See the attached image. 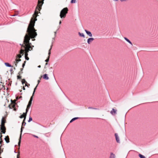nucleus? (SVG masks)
<instances>
[{"label": "nucleus", "mask_w": 158, "mask_h": 158, "mask_svg": "<svg viewBox=\"0 0 158 158\" xmlns=\"http://www.w3.org/2000/svg\"><path fill=\"white\" fill-rule=\"evenodd\" d=\"M37 20L35 19V21H31L30 22L27 30V34H26L24 37L23 43L20 46H22V48L20 49V55H23L24 52L25 53V58L26 60H28L29 58L28 57V52L29 51L32 50V47L31 46V44L29 42L30 39L34 38L37 35L36 32V30L34 28L35 21ZM21 56L20 55V58Z\"/></svg>", "instance_id": "nucleus-1"}, {"label": "nucleus", "mask_w": 158, "mask_h": 158, "mask_svg": "<svg viewBox=\"0 0 158 158\" xmlns=\"http://www.w3.org/2000/svg\"><path fill=\"white\" fill-rule=\"evenodd\" d=\"M44 0H39L38 1V4L37 7L36 9V10L34 14L33 15V17L31 18L30 21H34L35 19H36V17L37 16V14H38L37 10L38 9L39 11L41 9V7L42 4L43 3V1Z\"/></svg>", "instance_id": "nucleus-2"}, {"label": "nucleus", "mask_w": 158, "mask_h": 158, "mask_svg": "<svg viewBox=\"0 0 158 158\" xmlns=\"http://www.w3.org/2000/svg\"><path fill=\"white\" fill-rule=\"evenodd\" d=\"M32 97L31 98L27 106V108L26 109V112L25 113H23V114L20 115V118H26L27 115V113L28 111V110L29 109L32 103Z\"/></svg>", "instance_id": "nucleus-3"}, {"label": "nucleus", "mask_w": 158, "mask_h": 158, "mask_svg": "<svg viewBox=\"0 0 158 158\" xmlns=\"http://www.w3.org/2000/svg\"><path fill=\"white\" fill-rule=\"evenodd\" d=\"M20 97H19V96H17L16 97V99H15L14 100H11V103L10 104L9 106V107L10 108H13L14 110L15 111H16V110L17 108L16 107V101Z\"/></svg>", "instance_id": "nucleus-4"}, {"label": "nucleus", "mask_w": 158, "mask_h": 158, "mask_svg": "<svg viewBox=\"0 0 158 158\" xmlns=\"http://www.w3.org/2000/svg\"><path fill=\"white\" fill-rule=\"evenodd\" d=\"M68 9L66 7L64 8L61 11L60 16L61 18L65 17L66 14L68 13Z\"/></svg>", "instance_id": "nucleus-5"}, {"label": "nucleus", "mask_w": 158, "mask_h": 158, "mask_svg": "<svg viewBox=\"0 0 158 158\" xmlns=\"http://www.w3.org/2000/svg\"><path fill=\"white\" fill-rule=\"evenodd\" d=\"M19 52V53L17 55L15 60L13 62V66L15 67H17L20 62V51Z\"/></svg>", "instance_id": "nucleus-6"}, {"label": "nucleus", "mask_w": 158, "mask_h": 158, "mask_svg": "<svg viewBox=\"0 0 158 158\" xmlns=\"http://www.w3.org/2000/svg\"><path fill=\"white\" fill-rule=\"evenodd\" d=\"M0 130H1V132L5 134L6 132V128L5 126L1 125Z\"/></svg>", "instance_id": "nucleus-7"}, {"label": "nucleus", "mask_w": 158, "mask_h": 158, "mask_svg": "<svg viewBox=\"0 0 158 158\" xmlns=\"http://www.w3.org/2000/svg\"><path fill=\"white\" fill-rule=\"evenodd\" d=\"M25 120H26V117L24 118V119H23V122L22 124V127H21V132H22L23 129L24 128L23 126H25L26 125V123L25 122Z\"/></svg>", "instance_id": "nucleus-8"}, {"label": "nucleus", "mask_w": 158, "mask_h": 158, "mask_svg": "<svg viewBox=\"0 0 158 158\" xmlns=\"http://www.w3.org/2000/svg\"><path fill=\"white\" fill-rule=\"evenodd\" d=\"M6 123V120L5 117H3L2 119L1 124V125L5 126V124Z\"/></svg>", "instance_id": "nucleus-9"}, {"label": "nucleus", "mask_w": 158, "mask_h": 158, "mask_svg": "<svg viewBox=\"0 0 158 158\" xmlns=\"http://www.w3.org/2000/svg\"><path fill=\"white\" fill-rule=\"evenodd\" d=\"M115 136L117 142L118 143H120V140L119 139V137L117 133H116L115 134Z\"/></svg>", "instance_id": "nucleus-10"}, {"label": "nucleus", "mask_w": 158, "mask_h": 158, "mask_svg": "<svg viewBox=\"0 0 158 158\" xmlns=\"http://www.w3.org/2000/svg\"><path fill=\"white\" fill-rule=\"evenodd\" d=\"M94 40L93 38H89L87 39V42L88 44H90L91 42Z\"/></svg>", "instance_id": "nucleus-11"}, {"label": "nucleus", "mask_w": 158, "mask_h": 158, "mask_svg": "<svg viewBox=\"0 0 158 158\" xmlns=\"http://www.w3.org/2000/svg\"><path fill=\"white\" fill-rule=\"evenodd\" d=\"M116 111L117 110L114 109H112V110H111L110 111V113L112 115H114L116 114Z\"/></svg>", "instance_id": "nucleus-12"}, {"label": "nucleus", "mask_w": 158, "mask_h": 158, "mask_svg": "<svg viewBox=\"0 0 158 158\" xmlns=\"http://www.w3.org/2000/svg\"><path fill=\"white\" fill-rule=\"evenodd\" d=\"M85 32L86 34L89 35L90 37H92V34L91 32L87 31L86 30H85Z\"/></svg>", "instance_id": "nucleus-13"}, {"label": "nucleus", "mask_w": 158, "mask_h": 158, "mask_svg": "<svg viewBox=\"0 0 158 158\" xmlns=\"http://www.w3.org/2000/svg\"><path fill=\"white\" fill-rule=\"evenodd\" d=\"M124 39L127 42L129 43L130 44H131L132 46V44L131 42L127 38L125 37H124Z\"/></svg>", "instance_id": "nucleus-14"}, {"label": "nucleus", "mask_w": 158, "mask_h": 158, "mask_svg": "<svg viewBox=\"0 0 158 158\" xmlns=\"http://www.w3.org/2000/svg\"><path fill=\"white\" fill-rule=\"evenodd\" d=\"M43 78L45 80H48L49 79V77H48V75L47 74H44L43 75Z\"/></svg>", "instance_id": "nucleus-15"}, {"label": "nucleus", "mask_w": 158, "mask_h": 158, "mask_svg": "<svg viewBox=\"0 0 158 158\" xmlns=\"http://www.w3.org/2000/svg\"><path fill=\"white\" fill-rule=\"evenodd\" d=\"M5 140L6 142L7 143H8L9 142V138L8 136H7L5 138Z\"/></svg>", "instance_id": "nucleus-16"}, {"label": "nucleus", "mask_w": 158, "mask_h": 158, "mask_svg": "<svg viewBox=\"0 0 158 158\" xmlns=\"http://www.w3.org/2000/svg\"><path fill=\"white\" fill-rule=\"evenodd\" d=\"M78 34H79V35L81 37H82L84 38L85 37V35H84V34L83 33L79 32Z\"/></svg>", "instance_id": "nucleus-17"}, {"label": "nucleus", "mask_w": 158, "mask_h": 158, "mask_svg": "<svg viewBox=\"0 0 158 158\" xmlns=\"http://www.w3.org/2000/svg\"><path fill=\"white\" fill-rule=\"evenodd\" d=\"M79 118L78 117H75L73 118L70 121V123H71L75 121V120L78 119Z\"/></svg>", "instance_id": "nucleus-18"}, {"label": "nucleus", "mask_w": 158, "mask_h": 158, "mask_svg": "<svg viewBox=\"0 0 158 158\" xmlns=\"http://www.w3.org/2000/svg\"><path fill=\"white\" fill-rule=\"evenodd\" d=\"M22 82L23 85L24 83H25V86L27 85V83L26 81L24 79H23L22 81Z\"/></svg>", "instance_id": "nucleus-19"}, {"label": "nucleus", "mask_w": 158, "mask_h": 158, "mask_svg": "<svg viewBox=\"0 0 158 158\" xmlns=\"http://www.w3.org/2000/svg\"><path fill=\"white\" fill-rule=\"evenodd\" d=\"M115 155L113 154V153H110V158H115Z\"/></svg>", "instance_id": "nucleus-20"}, {"label": "nucleus", "mask_w": 158, "mask_h": 158, "mask_svg": "<svg viewBox=\"0 0 158 158\" xmlns=\"http://www.w3.org/2000/svg\"><path fill=\"white\" fill-rule=\"evenodd\" d=\"M5 65L6 66H7L9 67H11V65H10L9 63H5Z\"/></svg>", "instance_id": "nucleus-21"}, {"label": "nucleus", "mask_w": 158, "mask_h": 158, "mask_svg": "<svg viewBox=\"0 0 158 158\" xmlns=\"http://www.w3.org/2000/svg\"><path fill=\"white\" fill-rule=\"evenodd\" d=\"M139 156L140 158H146L144 156L141 154H139Z\"/></svg>", "instance_id": "nucleus-22"}, {"label": "nucleus", "mask_w": 158, "mask_h": 158, "mask_svg": "<svg viewBox=\"0 0 158 158\" xmlns=\"http://www.w3.org/2000/svg\"><path fill=\"white\" fill-rule=\"evenodd\" d=\"M32 118L30 116L29 117V120L28 121V122H29V123L30 122L32 121Z\"/></svg>", "instance_id": "nucleus-23"}, {"label": "nucleus", "mask_w": 158, "mask_h": 158, "mask_svg": "<svg viewBox=\"0 0 158 158\" xmlns=\"http://www.w3.org/2000/svg\"><path fill=\"white\" fill-rule=\"evenodd\" d=\"M37 85H36V87L34 88V92H33V94H32V96L31 97H31H33V95H34V93H35V90H36V87H37Z\"/></svg>", "instance_id": "nucleus-24"}, {"label": "nucleus", "mask_w": 158, "mask_h": 158, "mask_svg": "<svg viewBox=\"0 0 158 158\" xmlns=\"http://www.w3.org/2000/svg\"><path fill=\"white\" fill-rule=\"evenodd\" d=\"M76 2V0H71V3H75Z\"/></svg>", "instance_id": "nucleus-25"}, {"label": "nucleus", "mask_w": 158, "mask_h": 158, "mask_svg": "<svg viewBox=\"0 0 158 158\" xmlns=\"http://www.w3.org/2000/svg\"><path fill=\"white\" fill-rule=\"evenodd\" d=\"M89 109H93L94 110H98V109L97 108H93L91 107H89L88 108Z\"/></svg>", "instance_id": "nucleus-26"}, {"label": "nucleus", "mask_w": 158, "mask_h": 158, "mask_svg": "<svg viewBox=\"0 0 158 158\" xmlns=\"http://www.w3.org/2000/svg\"><path fill=\"white\" fill-rule=\"evenodd\" d=\"M49 56L47 59L45 60V61L46 62H48L49 61Z\"/></svg>", "instance_id": "nucleus-27"}, {"label": "nucleus", "mask_w": 158, "mask_h": 158, "mask_svg": "<svg viewBox=\"0 0 158 158\" xmlns=\"http://www.w3.org/2000/svg\"><path fill=\"white\" fill-rule=\"evenodd\" d=\"M19 142H18V146L19 147H19H20V138H19Z\"/></svg>", "instance_id": "nucleus-28"}, {"label": "nucleus", "mask_w": 158, "mask_h": 158, "mask_svg": "<svg viewBox=\"0 0 158 158\" xmlns=\"http://www.w3.org/2000/svg\"><path fill=\"white\" fill-rule=\"evenodd\" d=\"M20 155V152H19L18 154L17 155V158H19V155Z\"/></svg>", "instance_id": "nucleus-29"}, {"label": "nucleus", "mask_w": 158, "mask_h": 158, "mask_svg": "<svg viewBox=\"0 0 158 158\" xmlns=\"http://www.w3.org/2000/svg\"><path fill=\"white\" fill-rule=\"evenodd\" d=\"M26 61H25L24 62V63L23 64V65H22V67L23 68L24 67V66L25 65V64L26 63Z\"/></svg>", "instance_id": "nucleus-30"}, {"label": "nucleus", "mask_w": 158, "mask_h": 158, "mask_svg": "<svg viewBox=\"0 0 158 158\" xmlns=\"http://www.w3.org/2000/svg\"><path fill=\"white\" fill-rule=\"evenodd\" d=\"M51 49V48H50V49L49 50V52H48V55H49L51 53L50 52V50Z\"/></svg>", "instance_id": "nucleus-31"}, {"label": "nucleus", "mask_w": 158, "mask_h": 158, "mask_svg": "<svg viewBox=\"0 0 158 158\" xmlns=\"http://www.w3.org/2000/svg\"><path fill=\"white\" fill-rule=\"evenodd\" d=\"M18 79H20V75H19L17 76Z\"/></svg>", "instance_id": "nucleus-32"}, {"label": "nucleus", "mask_w": 158, "mask_h": 158, "mask_svg": "<svg viewBox=\"0 0 158 158\" xmlns=\"http://www.w3.org/2000/svg\"><path fill=\"white\" fill-rule=\"evenodd\" d=\"M2 136L1 135V136L0 137V140H1L2 139Z\"/></svg>", "instance_id": "nucleus-33"}, {"label": "nucleus", "mask_w": 158, "mask_h": 158, "mask_svg": "<svg viewBox=\"0 0 158 158\" xmlns=\"http://www.w3.org/2000/svg\"><path fill=\"white\" fill-rule=\"evenodd\" d=\"M40 82V80H38V84Z\"/></svg>", "instance_id": "nucleus-34"}, {"label": "nucleus", "mask_w": 158, "mask_h": 158, "mask_svg": "<svg viewBox=\"0 0 158 158\" xmlns=\"http://www.w3.org/2000/svg\"><path fill=\"white\" fill-rule=\"evenodd\" d=\"M2 141L1 140H0V144H1L2 143Z\"/></svg>", "instance_id": "nucleus-35"}, {"label": "nucleus", "mask_w": 158, "mask_h": 158, "mask_svg": "<svg viewBox=\"0 0 158 158\" xmlns=\"http://www.w3.org/2000/svg\"><path fill=\"white\" fill-rule=\"evenodd\" d=\"M34 136L35 137V138H38V136H36V135H34Z\"/></svg>", "instance_id": "nucleus-36"}, {"label": "nucleus", "mask_w": 158, "mask_h": 158, "mask_svg": "<svg viewBox=\"0 0 158 158\" xmlns=\"http://www.w3.org/2000/svg\"><path fill=\"white\" fill-rule=\"evenodd\" d=\"M2 87L3 88H4V89H5V87H4V86H3V85H2Z\"/></svg>", "instance_id": "nucleus-37"}, {"label": "nucleus", "mask_w": 158, "mask_h": 158, "mask_svg": "<svg viewBox=\"0 0 158 158\" xmlns=\"http://www.w3.org/2000/svg\"><path fill=\"white\" fill-rule=\"evenodd\" d=\"M61 21H60V22H59V24H60H60H61Z\"/></svg>", "instance_id": "nucleus-38"}, {"label": "nucleus", "mask_w": 158, "mask_h": 158, "mask_svg": "<svg viewBox=\"0 0 158 158\" xmlns=\"http://www.w3.org/2000/svg\"><path fill=\"white\" fill-rule=\"evenodd\" d=\"M23 89L24 90H25V88L24 86L23 87Z\"/></svg>", "instance_id": "nucleus-39"}, {"label": "nucleus", "mask_w": 158, "mask_h": 158, "mask_svg": "<svg viewBox=\"0 0 158 158\" xmlns=\"http://www.w3.org/2000/svg\"><path fill=\"white\" fill-rule=\"evenodd\" d=\"M38 68H40L41 67V66L40 65H39L38 66Z\"/></svg>", "instance_id": "nucleus-40"}, {"label": "nucleus", "mask_w": 158, "mask_h": 158, "mask_svg": "<svg viewBox=\"0 0 158 158\" xmlns=\"http://www.w3.org/2000/svg\"><path fill=\"white\" fill-rule=\"evenodd\" d=\"M54 33H55V35H56V31Z\"/></svg>", "instance_id": "nucleus-41"}, {"label": "nucleus", "mask_w": 158, "mask_h": 158, "mask_svg": "<svg viewBox=\"0 0 158 158\" xmlns=\"http://www.w3.org/2000/svg\"><path fill=\"white\" fill-rule=\"evenodd\" d=\"M48 65V64L47 63H46L45 66L47 65Z\"/></svg>", "instance_id": "nucleus-42"}, {"label": "nucleus", "mask_w": 158, "mask_h": 158, "mask_svg": "<svg viewBox=\"0 0 158 158\" xmlns=\"http://www.w3.org/2000/svg\"><path fill=\"white\" fill-rule=\"evenodd\" d=\"M113 1H118V0H113Z\"/></svg>", "instance_id": "nucleus-43"}, {"label": "nucleus", "mask_w": 158, "mask_h": 158, "mask_svg": "<svg viewBox=\"0 0 158 158\" xmlns=\"http://www.w3.org/2000/svg\"><path fill=\"white\" fill-rule=\"evenodd\" d=\"M20 140L21 139V134H20Z\"/></svg>", "instance_id": "nucleus-44"}, {"label": "nucleus", "mask_w": 158, "mask_h": 158, "mask_svg": "<svg viewBox=\"0 0 158 158\" xmlns=\"http://www.w3.org/2000/svg\"><path fill=\"white\" fill-rule=\"evenodd\" d=\"M35 40V39H33V40H33V41H34V40Z\"/></svg>", "instance_id": "nucleus-45"}, {"label": "nucleus", "mask_w": 158, "mask_h": 158, "mask_svg": "<svg viewBox=\"0 0 158 158\" xmlns=\"http://www.w3.org/2000/svg\"><path fill=\"white\" fill-rule=\"evenodd\" d=\"M22 98V97H21V96H20V98Z\"/></svg>", "instance_id": "nucleus-46"}, {"label": "nucleus", "mask_w": 158, "mask_h": 158, "mask_svg": "<svg viewBox=\"0 0 158 158\" xmlns=\"http://www.w3.org/2000/svg\"><path fill=\"white\" fill-rule=\"evenodd\" d=\"M19 74V73H18V74Z\"/></svg>", "instance_id": "nucleus-47"}]
</instances>
